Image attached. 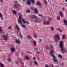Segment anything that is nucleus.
<instances>
[{"label":"nucleus","instance_id":"nucleus-1","mask_svg":"<svg viewBox=\"0 0 67 67\" xmlns=\"http://www.w3.org/2000/svg\"><path fill=\"white\" fill-rule=\"evenodd\" d=\"M50 47H51V50L50 52V55L54 59V61L55 62L57 63V61L56 60V58L55 57V56H54V53H55V51L53 49V46L52 45H50Z\"/></svg>","mask_w":67,"mask_h":67},{"label":"nucleus","instance_id":"nucleus-2","mask_svg":"<svg viewBox=\"0 0 67 67\" xmlns=\"http://www.w3.org/2000/svg\"><path fill=\"white\" fill-rule=\"evenodd\" d=\"M63 42L62 41H61L60 43V46L61 48V51L62 53L64 54L65 53V51H66V48H64L63 47Z\"/></svg>","mask_w":67,"mask_h":67},{"label":"nucleus","instance_id":"nucleus-3","mask_svg":"<svg viewBox=\"0 0 67 67\" xmlns=\"http://www.w3.org/2000/svg\"><path fill=\"white\" fill-rule=\"evenodd\" d=\"M19 19L18 20V22L20 24H22V21L21 20H22V21L24 23H26L28 24H30V23L28 22H27L24 19H22V15H19Z\"/></svg>","mask_w":67,"mask_h":67},{"label":"nucleus","instance_id":"nucleus-4","mask_svg":"<svg viewBox=\"0 0 67 67\" xmlns=\"http://www.w3.org/2000/svg\"><path fill=\"white\" fill-rule=\"evenodd\" d=\"M54 40L56 42H58L60 40V37L59 35H57L54 36Z\"/></svg>","mask_w":67,"mask_h":67},{"label":"nucleus","instance_id":"nucleus-5","mask_svg":"<svg viewBox=\"0 0 67 67\" xmlns=\"http://www.w3.org/2000/svg\"><path fill=\"white\" fill-rule=\"evenodd\" d=\"M8 35L9 34H8V33H7L6 34V35H4L3 36V40L4 41H8L7 38H9L10 37V36H9Z\"/></svg>","mask_w":67,"mask_h":67},{"label":"nucleus","instance_id":"nucleus-6","mask_svg":"<svg viewBox=\"0 0 67 67\" xmlns=\"http://www.w3.org/2000/svg\"><path fill=\"white\" fill-rule=\"evenodd\" d=\"M36 4L37 5H38V6L40 8H42V3H41V2H40L39 1H38L36 2Z\"/></svg>","mask_w":67,"mask_h":67},{"label":"nucleus","instance_id":"nucleus-7","mask_svg":"<svg viewBox=\"0 0 67 67\" xmlns=\"http://www.w3.org/2000/svg\"><path fill=\"white\" fill-rule=\"evenodd\" d=\"M30 18L31 19H35L37 18V17L35 15H33L30 17Z\"/></svg>","mask_w":67,"mask_h":67},{"label":"nucleus","instance_id":"nucleus-8","mask_svg":"<svg viewBox=\"0 0 67 67\" xmlns=\"http://www.w3.org/2000/svg\"><path fill=\"white\" fill-rule=\"evenodd\" d=\"M15 49L14 48H11V49H10V51L11 52V53H14L15 51Z\"/></svg>","mask_w":67,"mask_h":67},{"label":"nucleus","instance_id":"nucleus-9","mask_svg":"<svg viewBox=\"0 0 67 67\" xmlns=\"http://www.w3.org/2000/svg\"><path fill=\"white\" fill-rule=\"evenodd\" d=\"M14 7L15 9L17 8V1H16L15 3V4H14Z\"/></svg>","mask_w":67,"mask_h":67},{"label":"nucleus","instance_id":"nucleus-10","mask_svg":"<svg viewBox=\"0 0 67 67\" xmlns=\"http://www.w3.org/2000/svg\"><path fill=\"white\" fill-rule=\"evenodd\" d=\"M63 21L65 25H67V20H66L65 19H64Z\"/></svg>","mask_w":67,"mask_h":67},{"label":"nucleus","instance_id":"nucleus-11","mask_svg":"<svg viewBox=\"0 0 67 67\" xmlns=\"http://www.w3.org/2000/svg\"><path fill=\"white\" fill-rule=\"evenodd\" d=\"M59 14L62 17H63V13L62 11H60L59 12Z\"/></svg>","mask_w":67,"mask_h":67},{"label":"nucleus","instance_id":"nucleus-12","mask_svg":"<svg viewBox=\"0 0 67 67\" xmlns=\"http://www.w3.org/2000/svg\"><path fill=\"white\" fill-rule=\"evenodd\" d=\"M0 17L1 18V20H3V15H2V14H1V13H0Z\"/></svg>","mask_w":67,"mask_h":67},{"label":"nucleus","instance_id":"nucleus-13","mask_svg":"<svg viewBox=\"0 0 67 67\" xmlns=\"http://www.w3.org/2000/svg\"><path fill=\"white\" fill-rule=\"evenodd\" d=\"M19 36L21 39H22L23 38V36H22V35L21 32L19 34Z\"/></svg>","mask_w":67,"mask_h":67},{"label":"nucleus","instance_id":"nucleus-14","mask_svg":"<svg viewBox=\"0 0 67 67\" xmlns=\"http://www.w3.org/2000/svg\"><path fill=\"white\" fill-rule=\"evenodd\" d=\"M27 38L28 39H30L32 38V36H31L30 35H29L27 36Z\"/></svg>","mask_w":67,"mask_h":67},{"label":"nucleus","instance_id":"nucleus-15","mask_svg":"<svg viewBox=\"0 0 67 67\" xmlns=\"http://www.w3.org/2000/svg\"><path fill=\"white\" fill-rule=\"evenodd\" d=\"M27 3L28 5H30V4H31V2H30V1H27Z\"/></svg>","mask_w":67,"mask_h":67},{"label":"nucleus","instance_id":"nucleus-16","mask_svg":"<svg viewBox=\"0 0 67 67\" xmlns=\"http://www.w3.org/2000/svg\"><path fill=\"white\" fill-rule=\"evenodd\" d=\"M13 13L14 14H16V11L15 10H13Z\"/></svg>","mask_w":67,"mask_h":67},{"label":"nucleus","instance_id":"nucleus-17","mask_svg":"<svg viewBox=\"0 0 67 67\" xmlns=\"http://www.w3.org/2000/svg\"><path fill=\"white\" fill-rule=\"evenodd\" d=\"M46 48L47 49V50H48V49H49V48L48 47V45H46L45 46Z\"/></svg>","mask_w":67,"mask_h":67},{"label":"nucleus","instance_id":"nucleus-18","mask_svg":"<svg viewBox=\"0 0 67 67\" xmlns=\"http://www.w3.org/2000/svg\"><path fill=\"white\" fill-rule=\"evenodd\" d=\"M0 66L2 67H4V65L3 64L0 63Z\"/></svg>","mask_w":67,"mask_h":67},{"label":"nucleus","instance_id":"nucleus-19","mask_svg":"<svg viewBox=\"0 0 67 67\" xmlns=\"http://www.w3.org/2000/svg\"><path fill=\"white\" fill-rule=\"evenodd\" d=\"M57 30H58V31H59L60 32H62V29H60V28L57 29Z\"/></svg>","mask_w":67,"mask_h":67},{"label":"nucleus","instance_id":"nucleus-20","mask_svg":"<svg viewBox=\"0 0 67 67\" xmlns=\"http://www.w3.org/2000/svg\"><path fill=\"white\" fill-rule=\"evenodd\" d=\"M25 57L27 60H29V59H30V58H29V57H28V56H25Z\"/></svg>","mask_w":67,"mask_h":67},{"label":"nucleus","instance_id":"nucleus-21","mask_svg":"<svg viewBox=\"0 0 67 67\" xmlns=\"http://www.w3.org/2000/svg\"><path fill=\"white\" fill-rule=\"evenodd\" d=\"M34 11L36 13H38V10L37 9H35L34 10Z\"/></svg>","mask_w":67,"mask_h":67},{"label":"nucleus","instance_id":"nucleus-22","mask_svg":"<svg viewBox=\"0 0 67 67\" xmlns=\"http://www.w3.org/2000/svg\"><path fill=\"white\" fill-rule=\"evenodd\" d=\"M51 31H54V27L52 26L51 27Z\"/></svg>","mask_w":67,"mask_h":67},{"label":"nucleus","instance_id":"nucleus-23","mask_svg":"<svg viewBox=\"0 0 67 67\" xmlns=\"http://www.w3.org/2000/svg\"><path fill=\"white\" fill-rule=\"evenodd\" d=\"M64 63L63 62L61 63L60 64V65L61 66H62V67H64Z\"/></svg>","mask_w":67,"mask_h":67},{"label":"nucleus","instance_id":"nucleus-24","mask_svg":"<svg viewBox=\"0 0 67 67\" xmlns=\"http://www.w3.org/2000/svg\"><path fill=\"white\" fill-rule=\"evenodd\" d=\"M65 38H66V37L65 36V35H63L62 36L63 39V40H64L65 39Z\"/></svg>","mask_w":67,"mask_h":67},{"label":"nucleus","instance_id":"nucleus-25","mask_svg":"<svg viewBox=\"0 0 67 67\" xmlns=\"http://www.w3.org/2000/svg\"><path fill=\"white\" fill-rule=\"evenodd\" d=\"M20 42H21V41H20V40H17V43H18V44H20Z\"/></svg>","mask_w":67,"mask_h":67},{"label":"nucleus","instance_id":"nucleus-26","mask_svg":"<svg viewBox=\"0 0 67 67\" xmlns=\"http://www.w3.org/2000/svg\"><path fill=\"white\" fill-rule=\"evenodd\" d=\"M20 60H21V59L20 58H19L18 59V61L17 62V64L18 65V63H20L21 62L20 61Z\"/></svg>","mask_w":67,"mask_h":67},{"label":"nucleus","instance_id":"nucleus-27","mask_svg":"<svg viewBox=\"0 0 67 67\" xmlns=\"http://www.w3.org/2000/svg\"><path fill=\"white\" fill-rule=\"evenodd\" d=\"M17 29L18 31H20V27L18 26H17Z\"/></svg>","mask_w":67,"mask_h":67},{"label":"nucleus","instance_id":"nucleus-28","mask_svg":"<svg viewBox=\"0 0 67 67\" xmlns=\"http://www.w3.org/2000/svg\"><path fill=\"white\" fill-rule=\"evenodd\" d=\"M33 43L34 44V45L35 46H36V41H34L33 42Z\"/></svg>","mask_w":67,"mask_h":67},{"label":"nucleus","instance_id":"nucleus-29","mask_svg":"<svg viewBox=\"0 0 67 67\" xmlns=\"http://www.w3.org/2000/svg\"><path fill=\"white\" fill-rule=\"evenodd\" d=\"M31 1L32 2V3H33V4H34L35 3V1L34 0H31Z\"/></svg>","mask_w":67,"mask_h":67},{"label":"nucleus","instance_id":"nucleus-30","mask_svg":"<svg viewBox=\"0 0 67 67\" xmlns=\"http://www.w3.org/2000/svg\"><path fill=\"white\" fill-rule=\"evenodd\" d=\"M57 20H60V16H57Z\"/></svg>","mask_w":67,"mask_h":67},{"label":"nucleus","instance_id":"nucleus-31","mask_svg":"<svg viewBox=\"0 0 67 67\" xmlns=\"http://www.w3.org/2000/svg\"><path fill=\"white\" fill-rule=\"evenodd\" d=\"M58 56L59 57H60V58H62V55H61L60 54H59Z\"/></svg>","mask_w":67,"mask_h":67},{"label":"nucleus","instance_id":"nucleus-32","mask_svg":"<svg viewBox=\"0 0 67 67\" xmlns=\"http://www.w3.org/2000/svg\"><path fill=\"white\" fill-rule=\"evenodd\" d=\"M12 26H10L8 28V30H11L12 29Z\"/></svg>","mask_w":67,"mask_h":67},{"label":"nucleus","instance_id":"nucleus-33","mask_svg":"<svg viewBox=\"0 0 67 67\" xmlns=\"http://www.w3.org/2000/svg\"><path fill=\"white\" fill-rule=\"evenodd\" d=\"M21 24L22 25V26L23 27H26V26H25V25H24L23 24H22H22Z\"/></svg>","mask_w":67,"mask_h":67},{"label":"nucleus","instance_id":"nucleus-34","mask_svg":"<svg viewBox=\"0 0 67 67\" xmlns=\"http://www.w3.org/2000/svg\"><path fill=\"white\" fill-rule=\"evenodd\" d=\"M44 2L45 3H46V4L47 5L48 4L47 2V1L46 0H44Z\"/></svg>","mask_w":67,"mask_h":67},{"label":"nucleus","instance_id":"nucleus-35","mask_svg":"<svg viewBox=\"0 0 67 67\" xmlns=\"http://www.w3.org/2000/svg\"><path fill=\"white\" fill-rule=\"evenodd\" d=\"M34 37H35V38H36L37 37V35L36 34H35L34 35Z\"/></svg>","mask_w":67,"mask_h":67},{"label":"nucleus","instance_id":"nucleus-36","mask_svg":"<svg viewBox=\"0 0 67 67\" xmlns=\"http://www.w3.org/2000/svg\"><path fill=\"white\" fill-rule=\"evenodd\" d=\"M47 25H48L49 24V22L48 21H47L46 22Z\"/></svg>","mask_w":67,"mask_h":67},{"label":"nucleus","instance_id":"nucleus-37","mask_svg":"<svg viewBox=\"0 0 67 67\" xmlns=\"http://www.w3.org/2000/svg\"><path fill=\"white\" fill-rule=\"evenodd\" d=\"M34 63L36 65H38V64L36 61H34Z\"/></svg>","mask_w":67,"mask_h":67},{"label":"nucleus","instance_id":"nucleus-38","mask_svg":"<svg viewBox=\"0 0 67 67\" xmlns=\"http://www.w3.org/2000/svg\"><path fill=\"white\" fill-rule=\"evenodd\" d=\"M26 12L27 13H30V10H27L26 11Z\"/></svg>","mask_w":67,"mask_h":67},{"label":"nucleus","instance_id":"nucleus-39","mask_svg":"<svg viewBox=\"0 0 67 67\" xmlns=\"http://www.w3.org/2000/svg\"><path fill=\"white\" fill-rule=\"evenodd\" d=\"M43 24H44V25H47L46 21H44L43 22Z\"/></svg>","mask_w":67,"mask_h":67},{"label":"nucleus","instance_id":"nucleus-40","mask_svg":"<svg viewBox=\"0 0 67 67\" xmlns=\"http://www.w3.org/2000/svg\"><path fill=\"white\" fill-rule=\"evenodd\" d=\"M35 21L36 22H37V23L38 22V20L37 19H36V20H35Z\"/></svg>","mask_w":67,"mask_h":67},{"label":"nucleus","instance_id":"nucleus-41","mask_svg":"<svg viewBox=\"0 0 67 67\" xmlns=\"http://www.w3.org/2000/svg\"><path fill=\"white\" fill-rule=\"evenodd\" d=\"M2 27H0V31H2L3 30L2 29Z\"/></svg>","mask_w":67,"mask_h":67},{"label":"nucleus","instance_id":"nucleus-42","mask_svg":"<svg viewBox=\"0 0 67 67\" xmlns=\"http://www.w3.org/2000/svg\"><path fill=\"white\" fill-rule=\"evenodd\" d=\"M8 61H9V62H11V58L10 57L8 59Z\"/></svg>","mask_w":67,"mask_h":67},{"label":"nucleus","instance_id":"nucleus-43","mask_svg":"<svg viewBox=\"0 0 67 67\" xmlns=\"http://www.w3.org/2000/svg\"><path fill=\"white\" fill-rule=\"evenodd\" d=\"M51 20H52V18H49V20L50 21H51Z\"/></svg>","mask_w":67,"mask_h":67},{"label":"nucleus","instance_id":"nucleus-44","mask_svg":"<svg viewBox=\"0 0 67 67\" xmlns=\"http://www.w3.org/2000/svg\"><path fill=\"white\" fill-rule=\"evenodd\" d=\"M3 59L4 60H5V58L4 56H3Z\"/></svg>","mask_w":67,"mask_h":67},{"label":"nucleus","instance_id":"nucleus-45","mask_svg":"<svg viewBox=\"0 0 67 67\" xmlns=\"http://www.w3.org/2000/svg\"><path fill=\"white\" fill-rule=\"evenodd\" d=\"M34 49L36 51H37V48H35Z\"/></svg>","mask_w":67,"mask_h":67},{"label":"nucleus","instance_id":"nucleus-46","mask_svg":"<svg viewBox=\"0 0 67 67\" xmlns=\"http://www.w3.org/2000/svg\"><path fill=\"white\" fill-rule=\"evenodd\" d=\"M38 16H43V15L41 14H39L38 15Z\"/></svg>","mask_w":67,"mask_h":67},{"label":"nucleus","instance_id":"nucleus-47","mask_svg":"<svg viewBox=\"0 0 67 67\" xmlns=\"http://www.w3.org/2000/svg\"><path fill=\"white\" fill-rule=\"evenodd\" d=\"M39 42H42V40L41 39H40L39 40Z\"/></svg>","mask_w":67,"mask_h":67},{"label":"nucleus","instance_id":"nucleus-48","mask_svg":"<svg viewBox=\"0 0 67 67\" xmlns=\"http://www.w3.org/2000/svg\"><path fill=\"white\" fill-rule=\"evenodd\" d=\"M62 10L64 11H65V9L64 8H62Z\"/></svg>","mask_w":67,"mask_h":67},{"label":"nucleus","instance_id":"nucleus-49","mask_svg":"<svg viewBox=\"0 0 67 67\" xmlns=\"http://www.w3.org/2000/svg\"><path fill=\"white\" fill-rule=\"evenodd\" d=\"M36 53L37 54H40V52L37 51Z\"/></svg>","mask_w":67,"mask_h":67},{"label":"nucleus","instance_id":"nucleus-50","mask_svg":"<svg viewBox=\"0 0 67 67\" xmlns=\"http://www.w3.org/2000/svg\"><path fill=\"white\" fill-rule=\"evenodd\" d=\"M27 52L28 53H29V54H31V53H30V52H29V51H27Z\"/></svg>","mask_w":67,"mask_h":67},{"label":"nucleus","instance_id":"nucleus-51","mask_svg":"<svg viewBox=\"0 0 67 67\" xmlns=\"http://www.w3.org/2000/svg\"><path fill=\"white\" fill-rule=\"evenodd\" d=\"M45 67H48V65L46 64V65Z\"/></svg>","mask_w":67,"mask_h":67},{"label":"nucleus","instance_id":"nucleus-52","mask_svg":"<svg viewBox=\"0 0 67 67\" xmlns=\"http://www.w3.org/2000/svg\"><path fill=\"white\" fill-rule=\"evenodd\" d=\"M33 59H34V60H35L36 58H35V57H34L33 58Z\"/></svg>","mask_w":67,"mask_h":67},{"label":"nucleus","instance_id":"nucleus-53","mask_svg":"<svg viewBox=\"0 0 67 67\" xmlns=\"http://www.w3.org/2000/svg\"><path fill=\"white\" fill-rule=\"evenodd\" d=\"M21 55H22V56H23V53H22V54H21Z\"/></svg>","mask_w":67,"mask_h":67},{"label":"nucleus","instance_id":"nucleus-54","mask_svg":"<svg viewBox=\"0 0 67 67\" xmlns=\"http://www.w3.org/2000/svg\"><path fill=\"white\" fill-rule=\"evenodd\" d=\"M0 33H3V32H2V31H0Z\"/></svg>","mask_w":67,"mask_h":67},{"label":"nucleus","instance_id":"nucleus-55","mask_svg":"<svg viewBox=\"0 0 67 67\" xmlns=\"http://www.w3.org/2000/svg\"><path fill=\"white\" fill-rule=\"evenodd\" d=\"M0 40H1V41H2V38H0Z\"/></svg>","mask_w":67,"mask_h":67},{"label":"nucleus","instance_id":"nucleus-56","mask_svg":"<svg viewBox=\"0 0 67 67\" xmlns=\"http://www.w3.org/2000/svg\"><path fill=\"white\" fill-rule=\"evenodd\" d=\"M15 42L16 43H17V40H16Z\"/></svg>","mask_w":67,"mask_h":67},{"label":"nucleus","instance_id":"nucleus-57","mask_svg":"<svg viewBox=\"0 0 67 67\" xmlns=\"http://www.w3.org/2000/svg\"><path fill=\"white\" fill-rule=\"evenodd\" d=\"M52 67H54V66L53 64H52Z\"/></svg>","mask_w":67,"mask_h":67},{"label":"nucleus","instance_id":"nucleus-58","mask_svg":"<svg viewBox=\"0 0 67 67\" xmlns=\"http://www.w3.org/2000/svg\"><path fill=\"white\" fill-rule=\"evenodd\" d=\"M18 14H19V15H20V13H19Z\"/></svg>","mask_w":67,"mask_h":67},{"label":"nucleus","instance_id":"nucleus-59","mask_svg":"<svg viewBox=\"0 0 67 67\" xmlns=\"http://www.w3.org/2000/svg\"><path fill=\"white\" fill-rule=\"evenodd\" d=\"M27 1H31V0H27Z\"/></svg>","mask_w":67,"mask_h":67},{"label":"nucleus","instance_id":"nucleus-60","mask_svg":"<svg viewBox=\"0 0 67 67\" xmlns=\"http://www.w3.org/2000/svg\"><path fill=\"white\" fill-rule=\"evenodd\" d=\"M15 63H16V64H17V62H16V61H15Z\"/></svg>","mask_w":67,"mask_h":67},{"label":"nucleus","instance_id":"nucleus-61","mask_svg":"<svg viewBox=\"0 0 67 67\" xmlns=\"http://www.w3.org/2000/svg\"><path fill=\"white\" fill-rule=\"evenodd\" d=\"M16 28H17V25H16Z\"/></svg>","mask_w":67,"mask_h":67},{"label":"nucleus","instance_id":"nucleus-62","mask_svg":"<svg viewBox=\"0 0 67 67\" xmlns=\"http://www.w3.org/2000/svg\"><path fill=\"white\" fill-rule=\"evenodd\" d=\"M65 1L66 2H67V0H65Z\"/></svg>","mask_w":67,"mask_h":67},{"label":"nucleus","instance_id":"nucleus-63","mask_svg":"<svg viewBox=\"0 0 67 67\" xmlns=\"http://www.w3.org/2000/svg\"><path fill=\"white\" fill-rule=\"evenodd\" d=\"M31 63H30V65H31Z\"/></svg>","mask_w":67,"mask_h":67},{"label":"nucleus","instance_id":"nucleus-64","mask_svg":"<svg viewBox=\"0 0 67 67\" xmlns=\"http://www.w3.org/2000/svg\"><path fill=\"white\" fill-rule=\"evenodd\" d=\"M1 1H2V2H3V0H1Z\"/></svg>","mask_w":67,"mask_h":67}]
</instances>
